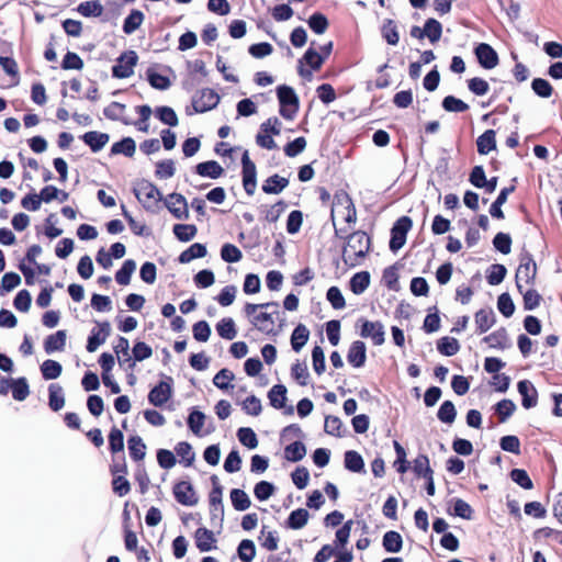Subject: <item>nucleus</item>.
Instances as JSON below:
<instances>
[{
    "mask_svg": "<svg viewBox=\"0 0 562 562\" xmlns=\"http://www.w3.org/2000/svg\"><path fill=\"white\" fill-rule=\"evenodd\" d=\"M347 229L335 227V236L346 238V245L342 249V260L349 267L360 265L362 259L370 250V238L364 232L357 231L346 236Z\"/></svg>",
    "mask_w": 562,
    "mask_h": 562,
    "instance_id": "f257e3e1",
    "label": "nucleus"
},
{
    "mask_svg": "<svg viewBox=\"0 0 562 562\" xmlns=\"http://www.w3.org/2000/svg\"><path fill=\"white\" fill-rule=\"evenodd\" d=\"M279 304L267 302L261 304L247 303L244 307L249 322L261 333H274L276 319L279 317Z\"/></svg>",
    "mask_w": 562,
    "mask_h": 562,
    "instance_id": "f03ea898",
    "label": "nucleus"
},
{
    "mask_svg": "<svg viewBox=\"0 0 562 562\" xmlns=\"http://www.w3.org/2000/svg\"><path fill=\"white\" fill-rule=\"evenodd\" d=\"M134 193L148 211H154L161 200V193L158 188L147 180L138 181L134 187Z\"/></svg>",
    "mask_w": 562,
    "mask_h": 562,
    "instance_id": "7ed1b4c3",
    "label": "nucleus"
},
{
    "mask_svg": "<svg viewBox=\"0 0 562 562\" xmlns=\"http://www.w3.org/2000/svg\"><path fill=\"white\" fill-rule=\"evenodd\" d=\"M341 216L347 224H355L357 222V211L351 198L346 194H337L334 198L331 209V220L335 223V216ZM335 227L336 224H334Z\"/></svg>",
    "mask_w": 562,
    "mask_h": 562,
    "instance_id": "20e7f679",
    "label": "nucleus"
},
{
    "mask_svg": "<svg viewBox=\"0 0 562 562\" xmlns=\"http://www.w3.org/2000/svg\"><path fill=\"white\" fill-rule=\"evenodd\" d=\"M277 92L280 102V114L286 120H292L299 109L297 95L289 86L278 87Z\"/></svg>",
    "mask_w": 562,
    "mask_h": 562,
    "instance_id": "39448f33",
    "label": "nucleus"
},
{
    "mask_svg": "<svg viewBox=\"0 0 562 562\" xmlns=\"http://www.w3.org/2000/svg\"><path fill=\"white\" fill-rule=\"evenodd\" d=\"M537 266L530 255L526 254L521 257L520 263L516 271V284L520 292L527 285H530L536 277Z\"/></svg>",
    "mask_w": 562,
    "mask_h": 562,
    "instance_id": "423d86ee",
    "label": "nucleus"
},
{
    "mask_svg": "<svg viewBox=\"0 0 562 562\" xmlns=\"http://www.w3.org/2000/svg\"><path fill=\"white\" fill-rule=\"evenodd\" d=\"M413 222L408 216L400 217L391 229L390 249L396 252L406 243V235Z\"/></svg>",
    "mask_w": 562,
    "mask_h": 562,
    "instance_id": "0eeeda50",
    "label": "nucleus"
},
{
    "mask_svg": "<svg viewBox=\"0 0 562 562\" xmlns=\"http://www.w3.org/2000/svg\"><path fill=\"white\" fill-rule=\"evenodd\" d=\"M138 61V56L134 50L123 53L112 68V75L115 78L124 79L134 74V67Z\"/></svg>",
    "mask_w": 562,
    "mask_h": 562,
    "instance_id": "6e6552de",
    "label": "nucleus"
},
{
    "mask_svg": "<svg viewBox=\"0 0 562 562\" xmlns=\"http://www.w3.org/2000/svg\"><path fill=\"white\" fill-rule=\"evenodd\" d=\"M243 187L248 195H252L257 188V169L250 160L248 151L245 150L241 157Z\"/></svg>",
    "mask_w": 562,
    "mask_h": 562,
    "instance_id": "1a4fd4ad",
    "label": "nucleus"
},
{
    "mask_svg": "<svg viewBox=\"0 0 562 562\" xmlns=\"http://www.w3.org/2000/svg\"><path fill=\"white\" fill-rule=\"evenodd\" d=\"M214 486L210 493V514L212 521H218L220 524L224 518V505H223V488L217 483V477L212 476Z\"/></svg>",
    "mask_w": 562,
    "mask_h": 562,
    "instance_id": "9d476101",
    "label": "nucleus"
},
{
    "mask_svg": "<svg viewBox=\"0 0 562 562\" xmlns=\"http://www.w3.org/2000/svg\"><path fill=\"white\" fill-rule=\"evenodd\" d=\"M220 102V95L212 89H202L192 100L195 112L203 113L214 109Z\"/></svg>",
    "mask_w": 562,
    "mask_h": 562,
    "instance_id": "9b49d317",
    "label": "nucleus"
},
{
    "mask_svg": "<svg viewBox=\"0 0 562 562\" xmlns=\"http://www.w3.org/2000/svg\"><path fill=\"white\" fill-rule=\"evenodd\" d=\"M359 322L361 323V337L370 338L375 346H381L384 342L385 330L382 323L367 319H360Z\"/></svg>",
    "mask_w": 562,
    "mask_h": 562,
    "instance_id": "f8f14e48",
    "label": "nucleus"
},
{
    "mask_svg": "<svg viewBox=\"0 0 562 562\" xmlns=\"http://www.w3.org/2000/svg\"><path fill=\"white\" fill-rule=\"evenodd\" d=\"M165 205L177 220H187L189 217L188 203L182 194H169L165 200Z\"/></svg>",
    "mask_w": 562,
    "mask_h": 562,
    "instance_id": "ddd939ff",
    "label": "nucleus"
},
{
    "mask_svg": "<svg viewBox=\"0 0 562 562\" xmlns=\"http://www.w3.org/2000/svg\"><path fill=\"white\" fill-rule=\"evenodd\" d=\"M172 379L168 376L166 381H161L158 385L150 390L148 401L154 406H161L169 401L172 395Z\"/></svg>",
    "mask_w": 562,
    "mask_h": 562,
    "instance_id": "4468645a",
    "label": "nucleus"
},
{
    "mask_svg": "<svg viewBox=\"0 0 562 562\" xmlns=\"http://www.w3.org/2000/svg\"><path fill=\"white\" fill-rule=\"evenodd\" d=\"M173 494L178 503L184 506H194L198 504V497L191 483L187 481L179 482L173 487Z\"/></svg>",
    "mask_w": 562,
    "mask_h": 562,
    "instance_id": "2eb2a0df",
    "label": "nucleus"
},
{
    "mask_svg": "<svg viewBox=\"0 0 562 562\" xmlns=\"http://www.w3.org/2000/svg\"><path fill=\"white\" fill-rule=\"evenodd\" d=\"M475 55L481 66L486 69H493L498 64V56L488 44H479L475 48Z\"/></svg>",
    "mask_w": 562,
    "mask_h": 562,
    "instance_id": "dca6fc26",
    "label": "nucleus"
},
{
    "mask_svg": "<svg viewBox=\"0 0 562 562\" xmlns=\"http://www.w3.org/2000/svg\"><path fill=\"white\" fill-rule=\"evenodd\" d=\"M517 387L522 398V406L526 409L535 407L538 403V392L535 385L528 380H522L518 382Z\"/></svg>",
    "mask_w": 562,
    "mask_h": 562,
    "instance_id": "f3484780",
    "label": "nucleus"
},
{
    "mask_svg": "<svg viewBox=\"0 0 562 562\" xmlns=\"http://www.w3.org/2000/svg\"><path fill=\"white\" fill-rule=\"evenodd\" d=\"M114 351L117 356L120 367H125L126 369H133L135 367V361H133L130 356V342L125 337L119 338Z\"/></svg>",
    "mask_w": 562,
    "mask_h": 562,
    "instance_id": "a211bd4d",
    "label": "nucleus"
},
{
    "mask_svg": "<svg viewBox=\"0 0 562 562\" xmlns=\"http://www.w3.org/2000/svg\"><path fill=\"white\" fill-rule=\"evenodd\" d=\"M367 359L366 345L363 341H353L348 350L347 360L356 368H361Z\"/></svg>",
    "mask_w": 562,
    "mask_h": 562,
    "instance_id": "6ab92c4d",
    "label": "nucleus"
},
{
    "mask_svg": "<svg viewBox=\"0 0 562 562\" xmlns=\"http://www.w3.org/2000/svg\"><path fill=\"white\" fill-rule=\"evenodd\" d=\"M109 135L95 131L87 132L82 135V140L93 153L101 150L109 143Z\"/></svg>",
    "mask_w": 562,
    "mask_h": 562,
    "instance_id": "aec40b11",
    "label": "nucleus"
},
{
    "mask_svg": "<svg viewBox=\"0 0 562 562\" xmlns=\"http://www.w3.org/2000/svg\"><path fill=\"white\" fill-rule=\"evenodd\" d=\"M195 170L199 176L207 177L211 179H217L224 172L223 167L215 160L200 162L196 165Z\"/></svg>",
    "mask_w": 562,
    "mask_h": 562,
    "instance_id": "412c9836",
    "label": "nucleus"
},
{
    "mask_svg": "<svg viewBox=\"0 0 562 562\" xmlns=\"http://www.w3.org/2000/svg\"><path fill=\"white\" fill-rule=\"evenodd\" d=\"M99 326V331H92V334L88 338L87 350L89 352H94L99 348V346L105 341L106 337L110 334L109 323L105 322L100 324Z\"/></svg>",
    "mask_w": 562,
    "mask_h": 562,
    "instance_id": "4be33fe9",
    "label": "nucleus"
},
{
    "mask_svg": "<svg viewBox=\"0 0 562 562\" xmlns=\"http://www.w3.org/2000/svg\"><path fill=\"white\" fill-rule=\"evenodd\" d=\"M289 186V179L273 175L262 184V191L267 194H279Z\"/></svg>",
    "mask_w": 562,
    "mask_h": 562,
    "instance_id": "5701e85b",
    "label": "nucleus"
},
{
    "mask_svg": "<svg viewBox=\"0 0 562 562\" xmlns=\"http://www.w3.org/2000/svg\"><path fill=\"white\" fill-rule=\"evenodd\" d=\"M495 323V314L492 310H480L475 314V325L479 334L486 333Z\"/></svg>",
    "mask_w": 562,
    "mask_h": 562,
    "instance_id": "b1692460",
    "label": "nucleus"
},
{
    "mask_svg": "<svg viewBox=\"0 0 562 562\" xmlns=\"http://www.w3.org/2000/svg\"><path fill=\"white\" fill-rule=\"evenodd\" d=\"M195 542L201 552L211 551L215 542L214 533L206 528H199L195 531Z\"/></svg>",
    "mask_w": 562,
    "mask_h": 562,
    "instance_id": "393cba45",
    "label": "nucleus"
},
{
    "mask_svg": "<svg viewBox=\"0 0 562 562\" xmlns=\"http://www.w3.org/2000/svg\"><path fill=\"white\" fill-rule=\"evenodd\" d=\"M477 151L481 155H487L496 148L495 131L487 130L476 140Z\"/></svg>",
    "mask_w": 562,
    "mask_h": 562,
    "instance_id": "a878e982",
    "label": "nucleus"
},
{
    "mask_svg": "<svg viewBox=\"0 0 562 562\" xmlns=\"http://www.w3.org/2000/svg\"><path fill=\"white\" fill-rule=\"evenodd\" d=\"M66 331L58 330L53 335H49L44 344L45 351L52 353L54 351H61L66 345Z\"/></svg>",
    "mask_w": 562,
    "mask_h": 562,
    "instance_id": "bb28decb",
    "label": "nucleus"
},
{
    "mask_svg": "<svg viewBox=\"0 0 562 562\" xmlns=\"http://www.w3.org/2000/svg\"><path fill=\"white\" fill-rule=\"evenodd\" d=\"M271 406L274 408H283L286 402V387L282 384H277L271 387L268 393Z\"/></svg>",
    "mask_w": 562,
    "mask_h": 562,
    "instance_id": "cd10ccee",
    "label": "nucleus"
},
{
    "mask_svg": "<svg viewBox=\"0 0 562 562\" xmlns=\"http://www.w3.org/2000/svg\"><path fill=\"white\" fill-rule=\"evenodd\" d=\"M206 256V247L202 244H192L188 249L182 251L179 256L181 263H189L193 259L203 258Z\"/></svg>",
    "mask_w": 562,
    "mask_h": 562,
    "instance_id": "c85d7f7f",
    "label": "nucleus"
},
{
    "mask_svg": "<svg viewBox=\"0 0 562 562\" xmlns=\"http://www.w3.org/2000/svg\"><path fill=\"white\" fill-rule=\"evenodd\" d=\"M49 391V407L54 412L60 411L65 405V396L63 387L59 384L53 383L48 387Z\"/></svg>",
    "mask_w": 562,
    "mask_h": 562,
    "instance_id": "c756f323",
    "label": "nucleus"
},
{
    "mask_svg": "<svg viewBox=\"0 0 562 562\" xmlns=\"http://www.w3.org/2000/svg\"><path fill=\"white\" fill-rule=\"evenodd\" d=\"M305 454L306 448L301 441H294L284 448V458L291 462L301 461Z\"/></svg>",
    "mask_w": 562,
    "mask_h": 562,
    "instance_id": "7c9ffc66",
    "label": "nucleus"
},
{
    "mask_svg": "<svg viewBox=\"0 0 562 562\" xmlns=\"http://www.w3.org/2000/svg\"><path fill=\"white\" fill-rule=\"evenodd\" d=\"M144 13L139 10H132L126 16L123 24V31L125 34H133L144 22Z\"/></svg>",
    "mask_w": 562,
    "mask_h": 562,
    "instance_id": "2f4dec72",
    "label": "nucleus"
},
{
    "mask_svg": "<svg viewBox=\"0 0 562 562\" xmlns=\"http://www.w3.org/2000/svg\"><path fill=\"white\" fill-rule=\"evenodd\" d=\"M370 284V274L367 271L356 273L350 280L351 291L359 295L362 294Z\"/></svg>",
    "mask_w": 562,
    "mask_h": 562,
    "instance_id": "473e14b6",
    "label": "nucleus"
},
{
    "mask_svg": "<svg viewBox=\"0 0 562 562\" xmlns=\"http://www.w3.org/2000/svg\"><path fill=\"white\" fill-rule=\"evenodd\" d=\"M403 539L396 531H387L383 536V547L387 552L396 553L402 550Z\"/></svg>",
    "mask_w": 562,
    "mask_h": 562,
    "instance_id": "72a5a7b5",
    "label": "nucleus"
},
{
    "mask_svg": "<svg viewBox=\"0 0 562 562\" xmlns=\"http://www.w3.org/2000/svg\"><path fill=\"white\" fill-rule=\"evenodd\" d=\"M136 145L133 138L125 137L120 142L112 145L111 153L113 155L122 154L126 157H132L135 154Z\"/></svg>",
    "mask_w": 562,
    "mask_h": 562,
    "instance_id": "f704fd0d",
    "label": "nucleus"
},
{
    "mask_svg": "<svg viewBox=\"0 0 562 562\" xmlns=\"http://www.w3.org/2000/svg\"><path fill=\"white\" fill-rule=\"evenodd\" d=\"M216 330L222 338L227 340H233L237 335L235 323L231 317L222 318L216 325Z\"/></svg>",
    "mask_w": 562,
    "mask_h": 562,
    "instance_id": "c9c22d12",
    "label": "nucleus"
},
{
    "mask_svg": "<svg viewBox=\"0 0 562 562\" xmlns=\"http://www.w3.org/2000/svg\"><path fill=\"white\" fill-rule=\"evenodd\" d=\"M310 514L304 508L293 510L288 518V527L291 529H302L308 521Z\"/></svg>",
    "mask_w": 562,
    "mask_h": 562,
    "instance_id": "e433bc0d",
    "label": "nucleus"
},
{
    "mask_svg": "<svg viewBox=\"0 0 562 562\" xmlns=\"http://www.w3.org/2000/svg\"><path fill=\"white\" fill-rule=\"evenodd\" d=\"M232 505L236 510L243 512L250 507V498L247 493L239 488L231 491Z\"/></svg>",
    "mask_w": 562,
    "mask_h": 562,
    "instance_id": "4c0bfd02",
    "label": "nucleus"
},
{
    "mask_svg": "<svg viewBox=\"0 0 562 562\" xmlns=\"http://www.w3.org/2000/svg\"><path fill=\"white\" fill-rule=\"evenodd\" d=\"M128 450L131 458L140 461L145 458L146 446L139 436H133L128 439Z\"/></svg>",
    "mask_w": 562,
    "mask_h": 562,
    "instance_id": "58836bf2",
    "label": "nucleus"
},
{
    "mask_svg": "<svg viewBox=\"0 0 562 562\" xmlns=\"http://www.w3.org/2000/svg\"><path fill=\"white\" fill-rule=\"evenodd\" d=\"M135 270V261L132 259L125 260L122 268L115 274L116 282L121 285H127L131 282V277Z\"/></svg>",
    "mask_w": 562,
    "mask_h": 562,
    "instance_id": "ea45409f",
    "label": "nucleus"
},
{
    "mask_svg": "<svg viewBox=\"0 0 562 562\" xmlns=\"http://www.w3.org/2000/svg\"><path fill=\"white\" fill-rule=\"evenodd\" d=\"M308 330L307 328L300 324L297 325L291 336V345L293 350L300 351L302 347L307 342L308 340Z\"/></svg>",
    "mask_w": 562,
    "mask_h": 562,
    "instance_id": "a19ab883",
    "label": "nucleus"
},
{
    "mask_svg": "<svg viewBox=\"0 0 562 562\" xmlns=\"http://www.w3.org/2000/svg\"><path fill=\"white\" fill-rule=\"evenodd\" d=\"M172 231L180 241H190L198 233V228L193 224H176Z\"/></svg>",
    "mask_w": 562,
    "mask_h": 562,
    "instance_id": "79ce46f5",
    "label": "nucleus"
},
{
    "mask_svg": "<svg viewBox=\"0 0 562 562\" xmlns=\"http://www.w3.org/2000/svg\"><path fill=\"white\" fill-rule=\"evenodd\" d=\"M61 364L55 360L47 359L41 366V372L45 380H55L61 374Z\"/></svg>",
    "mask_w": 562,
    "mask_h": 562,
    "instance_id": "37998d69",
    "label": "nucleus"
},
{
    "mask_svg": "<svg viewBox=\"0 0 562 562\" xmlns=\"http://www.w3.org/2000/svg\"><path fill=\"white\" fill-rule=\"evenodd\" d=\"M413 471L417 476L427 479L431 475H434V471L431 470L429 465V459L425 454H419L414 460Z\"/></svg>",
    "mask_w": 562,
    "mask_h": 562,
    "instance_id": "c03bdc74",
    "label": "nucleus"
},
{
    "mask_svg": "<svg viewBox=\"0 0 562 562\" xmlns=\"http://www.w3.org/2000/svg\"><path fill=\"white\" fill-rule=\"evenodd\" d=\"M77 11L83 16H100L103 13V5L97 0L85 1L78 5Z\"/></svg>",
    "mask_w": 562,
    "mask_h": 562,
    "instance_id": "a18cd8bd",
    "label": "nucleus"
},
{
    "mask_svg": "<svg viewBox=\"0 0 562 562\" xmlns=\"http://www.w3.org/2000/svg\"><path fill=\"white\" fill-rule=\"evenodd\" d=\"M345 467L351 472H361L364 468V462L362 457L353 451L349 450L345 453Z\"/></svg>",
    "mask_w": 562,
    "mask_h": 562,
    "instance_id": "49530a36",
    "label": "nucleus"
},
{
    "mask_svg": "<svg viewBox=\"0 0 562 562\" xmlns=\"http://www.w3.org/2000/svg\"><path fill=\"white\" fill-rule=\"evenodd\" d=\"M425 36L429 38L431 43H437L442 34V25L435 19H428L424 25Z\"/></svg>",
    "mask_w": 562,
    "mask_h": 562,
    "instance_id": "de8ad7c7",
    "label": "nucleus"
},
{
    "mask_svg": "<svg viewBox=\"0 0 562 562\" xmlns=\"http://www.w3.org/2000/svg\"><path fill=\"white\" fill-rule=\"evenodd\" d=\"M514 190V188H504L499 192L497 199L493 202L490 209V213L493 217L504 218V213L502 211V205L507 201L508 194Z\"/></svg>",
    "mask_w": 562,
    "mask_h": 562,
    "instance_id": "09e8293b",
    "label": "nucleus"
},
{
    "mask_svg": "<svg viewBox=\"0 0 562 562\" xmlns=\"http://www.w3.org/2000/svg\"><path fill=\"white\" fill-rule=\"evenodd\" d=\"M437 348L440 353L450 357L454 356L459 351L460 345L456 338L443 337L438 341Z\"/></svg>",
    "mask_w": 562,
    "mask_h": 562,
    "instance_id": "8fccbe9b",
    "label": "nucleus"
},
{
    "mask_svg": "<svg viewBox=\"0 0 562 562\" xmlns=\"http://www.w3.org/2000/svg\"><path fill=\"white\" fill-rule=\"evenodd\" d=\"M440 422L452 424L457 416L454 404L451 401H445L437 414Z\"/></svg>",
    "mask_w": 562,
    "mask_h": 562,
    "instance_id": "3c124183",
    "label": "nucleus"
},
{
    "mask_svg": "<svg viewBox=\"0 0 562 562\" xmlns=\"http://www.w3.org/2000/svg\"><path fill=\"white\" fill-rule=\"evenodd\" d=\"M237 437L240 443L249 449H255L258 446L257 435L251 428H239L237 431Z\"/></svg>",
    "mask_w": 562,
    "mask_h": 562,
    "instance_id": "603ef678",
    "label": "nucleus"
},
{
    "mask_svg": "<svg viewBox=\"0 0 562 562\" xmlns=\"http://www.w3.org/2000/svg\"><path fill=\"white\" fill-rule=\"evenodd\" d=\"M442 108L447 112L461 113V112H465L469 109V105L465 102H463L462 100H460L453 95H447L442 100Z\"/></svg>",
    "mask_w": 562,
    "mask_h": 562,
    "instance_id": "864d4df0",
    "label": "nucleus"
},
{
    "mask_svg": "<svg viewBox=\"0 0 562 562\" xmlns=\"http://www.w3.org/2000/svg\"><path fill=\"white\" fill-rule=\"evenodd\" d=\"M205 422V415L200 411H193L189 415L188 426L191 431L196 436H202V427Z\"/></svg>",
    "mask_w": 562,
    "mask_h": 562,
    "instance_id": "5fc2aeb1",
    "label": "nucleus"
},
{
    "mask_svg": "<svg viewBox=\"0 0 562 562\" xmlns=\"http://www.w3.org/2000/svg\"><path fill=\"white\" fill-rule=\"evenodd\" d=\"M156 116L169 126H177L179 121L176 112L170 106H159L156 109Z\"/></svg>",
    "mask_w": 562,
    "mask_h": 562,
    "instance_id": "6e6d98bb",
    "label": "nucleus"
},
{
    "mask_svg": "<svg viewBox=\"0 0 562 562\" xmlns=\"http://www.w3.org/2000/svg\"><path fill=\"white\" fill-rule=\"evenodd\" d=\"M12 396L16 401H24L29 394L30 389L25 378H20L12 383Z\"/></svg>",
    "mask_w": 562,
    "mask_h": 562,
    "instance_id": "4d7b16f0",
    "label": "nucleus"
},
{
    "mask_svg": "<svg viewBox=\"0 0 562 562\" xmlns=\"http://www.w3.org/2000/svg\"><path fill=\"white\" fill-rule=\"evenodd\" d=\"M256 555L254 541L245 539L238 546V557L243 562H251Z\"/></svg>",
    "mask_w": 562,
    "mask_h": 562,
    "instance_id": "13d9d810",
    "label": "nucleus"
},
{
    "mask_svg": "<svg viewBox=\"0 0 562 562\" xmlns=\"http://www.w3.org/2000/svg\"><path fill=\"white\" fill-rule=\"evenodd\" d=\"M326 299L335 310H342L346 306L345 297L337 286H330L327 290Z\"/></svg>",
    "mask_w": 562,
    "mask_h": 562,
    "instance_id": "bf43d9fd",
    "label": "nucleus"
},
{
    "mask_svg": "<svg viewBox=\"0 0 562 562\" xmlns=\"http://www.w3.org/2000/svg\"><path fill=\"white\" fill-rule=\"evenodd\" d=\"M221 257L224 261L234 263L238 262L241 259L243 254L239 250V248H237L235 245L225 244L221 249Z\"/></svg>",
    "mask_w": 562,
    "mask_h": 562,
    "instance_id": "052dcab7",
    "label": "nucleus"
},
{
    "mask_svg": "<svg viewBox=\"0 0 562 562\" xmlns=\"http://www.w3.org/2000/svg\"><path fill=\"white\" fill-rule=\"evenodd\" d=\"M491 348L505 349L507 347V335L504 329L497 330L484 338Z\"/></svg>",
    "mask_w": 562,
    "mask_h": 562,
    "instance_id": "680f3d73",
    "label": "nucleus"
},
{
    "mask_svg": "<svg viewBox=\"0 0 562 562\" xmlns=\"http://www.w3.org/2000/svg\"><path fill=\"white\" fill-rule=\"evenodd\" d=\"M176 172L175 162L171 159L161 160L156 164V176L160 179H169Z\"/></svg>",
    "mask_w": 562,
    "mask_h": 562,
    "instance_id": "e2e57ef3",
    "label": "nucleus"
},
{
    "mask_svg": "<svg viewBox=\"0 0 562 562\" xmlns=\"http://www.w3.org/2000/svg\"><path fill=\"white\" fill-rule=\"evenodd\" d=\"M234 378L235 375L231 370L222 369L215 374L213 383L221 390H227L229 386H232L229 383L234 380Z\"/></svg>",
    "mask_w": 562,
    "mask_h": 562,
    "instance_id": "0e129e2a",
    "label": "nucleus"
},
{
    "mask_svg": "<svg viewBox=\"0 0 562 562\" xmlns=\"http://www.w3.org/2000/svg\"><path fill=\"white\" fill-rule=\"evenodd\" d=\"M308 25L316 34H323L328 27V20L322 13H314L308 19Z\"/></svg>",
    "mask_w": 562,
    "mask_h": 562,
    "instance_id": "69168bd1",
    "label": "nucleus"
},
{
    "mask_svg": "<svg viewBox=\"0 0 562 562\" xmlns=\"http://www.w3.org/2000/svg\"><path fill=\"white\" fill-rule=\"evenodd\" d=\"M274 485L267 481H260L255 485L254 494L259 501H267L274 493Z\"/></svg>",
    "mask_w": 562,
    "mask_h": 562,
    "instance_id": "338daca9",
    "label": "nucleus"
},
{
    "mask_svg": "<svg viewBox=\"0 0 562 562\" xmlns=\"http://www.w3.org/2000/svg\"><path fill=\"white\" fill-rule=\"evenodd\" d=\"M126 106L120 102H111L103 111L105 117L112 121L123 120Z\"/></svg>",
    "mask_w": 562,
    "mask_h": 562,
    "instance_id": "774afa93",
    "label": "nucleus"
}]
</instances>
